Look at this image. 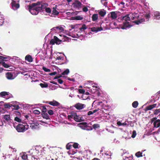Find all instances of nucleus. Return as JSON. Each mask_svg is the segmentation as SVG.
<instances>
[{
    "mask_svg": "<svg viewBox=\"0 0 160 160\" xmlns=\"http://www.w3.org/2000/svg\"><path fill=\"white\" fill-rule=\"evenodd\" d=\"M130 20H134V22L137 24L138 25L145 22V20L144 18H140L138 14H130L127 15L122 18L123 26L122 28V29H126V28L130 27L131 26L129 24L128 21Z\"/></svg>",
    "mask_w": 160,
    "mask_h": 160,
    "instance_id": "f257e3e1",
    "label": "nucleus"
},
{
    "mask_svg": "<svg viewBox=\"0 0 160 160\" xmlns=\"http://www.w3.org/2000/svg\"><path fill=\"white\" fill-rule=\"evenodd\" d=\"M28 7L29 11L32 15H37L40 11L38 8L37 4L35 3H32L31 5L29 6Z\"/></svg>",
    "mask_w": 160,
    "mask_h": 160,
    "instance_id": "f03ea898",
    "label": "nucleus"
},
{
    "mask_svg": "<svg viewBox=\"0 0 160 160\" xmlns=\"http://www.w3.org/2000/svg\"><path fill=\"white\" fill-rule=\"evenodd\" d=\"M28 128V125H23L22 124H19L16 127V129L18 132H23L27 130Z\"/></svg>",
    "mask_w": 160,
    "mask_h": 160,
    "instance_id": "7ed1b4c3",
    "label": "nucleus"
},
{
    "mask_svg": "<svg viewBox=\"0 0 160 160\" xmlns=\"http://www.w3.org/2000/svg\"><path fill=\"white\" fill-rule=\"evenodd\" d=\"M35 3L37 4L38 8V10H39V11L45 9L48 6L47 3L42 2H38Z\"/></svg>",
    "mask_w": 160,
    "mask_h": 160,
    "instance_id": "20e7f679",
    "label": "nucleus"
},
{
    "mask_svg": "<svg viewBox=\"0 0 160 160\" xmlns=\"http://www.w3.org/2000/svg\"><path fill=\"white\" fill-rule=\"evenodd\" d=\"M6 76L8 79L12 80L16 77L15 73L14 72H8L6 74Z\"/></svg>",
    "mask_w": 160,
    "mask_h": 160,
    "instance_id": "39448f33",
    "label": "nucleus"
},
{
    "mask_svg": "<svg viewBox=\"0 0 160 160\" xmlns=\"http://www.w3.org/2000/svg\"><path fill=\"white\" fill-rule=\"evenodd\" d=\"M61 41H62L56 36H54L53 38L50 41V44L53 45L56 43L57 44H59L60 43Z\"/></svg>",
    "mask_w": 160,
    "mask_h": 160,
    "instance_id": "423d86ee",
    "label": "nucleus"
},
{
    "mask_svg": "<svg viewBox=\"0 0 160 160\" xmlns=\"http://www.w3.org/2000/svg\"><path fill=\"white\" fill-rule=\"evenodd\" d=\"M51 30L52 31H55L57 33H60L63 31V29L62 27L58 26L52 28Z\"/></svg>",
    "mask_w": 160,
    "mask_h": 160,
    "instance_id": "0eeeda50",
    "label": "nucleus"
},
{
    "mask_svg": "<svg viewBox=\"0 0 160 160\" xmlns=\"http://www.w3.org/2000/svg\"><path fill=\"white\" fill-rule=\"evenodd\" d=\"M74 107L78 110H80L83 109L86 107V105L80 103H78L75 104Z\"/></svg>",
    "mask_w": 160,
    "mask_h": 160,
    "instance_id": "6e6552de",
    "label": "nucleus"
},
{
    "mask_svg": "<svg viewBox=\"0 0 160 160\" xmlns=\"http://www.w3.org/2000/svg\"><path fill=\"white\" fill-rule=\"evenodd\" d=\"M11 4L12 8L14 10H17L20 7L19 3L14 1H12Z\"/></svg>",
    "mask_w": 160,
    "mask_h": 160,
    "instance_id": "1a4fd4ad",
    "label": "nucleus"
},
{
    "mask_svg": "<svg viewBox=\"0 0 160 160\" xmlns=\"http://www.w3.org/2000/svg\"><path fill=\"white\" fill-rule=\"evenodd\" d=\"M28 156L26 153L21 154L20 156L18 158V160H28Z\"/></svg>",
    "mask_w": 160,
    "mask_h": 160,
    "instance_id": "9d476101",
    "label": "nucleus"
},
{
    "mask_svg": "<svg viewBox=\"0 0 160 160\" xmlns=\"http://www.w3.org/2000/svg\"><path fill=\"white\" fill-rule=\"evenodd\" d=\"M154 19L160 20V12L158 11L153 12Z\"/></svg>",
    "mask_w": 160,
    "mask_h": 160,
    "instance_id": "9b49d317",
    "label": "nucleus"
},
{
    "mask_svg": "<svg viewBox=\"0 0 160 160\" xmlns=\"http://www.w3.org/2000/svg\"><path fill=\"white\" fill-rule=\"evenodd\" d=\"M82 4L79 1L76 0L75 2L73 3L72 5L73 7L76 8H78L81 7Z\"/></svg>",
    "mask_w": 160,
    "mask_h": 160,
    "instance_id": "f8f14e48",
    "label": "nucleus"
},
{
    "mask_svg": "<svg viewBox=\"0 0 160 160\" xmlns=\"http://www.w3.org/2000/svg\"><path fill=\"white\" fill-rule=\"evenodd\" d=\"M2 118L6 121L8 124H9L10 122H11L12 121V120L10 118L9 115H4L2 116Z\"/></svg>",
    "mask_w": 160,
    "mask_h": 160,
    "instance_id": "ddd939ff",
    "label": "nucleus"
},
{
    "mask_svg": "<svg viewBox=\"0 0 160 160\" xmlns=\"http://www.w3.org/2000/svg\"><path fill=\"white\" fill-rule=\"evenodd\" d=\"M127 154L124 153L122 155V160H134L133 159L132 157L130 156H128Z\"/></svg>",
    "mask_w": 160,
    "mask_h": 160,
    "instance_id": "4468645a",
    "label": "nucleus"
},
{
    "mask_svg": "<svg viewBox=\"0 0 160 160\" xmlns=\"http://www.w3.org/2000/svg\"><path fill=\"white\" fill-rule=\"evenodd\" d=\"M118 13L117 12H111L110 14H109V16L111 17L112 19H115L118 17Z\"/></svg>",
    "mask_w": 160,
    "mask_h": 160,
    "instance_id": "2eb2a0df",
    "label": "nucleus"
},
{
    "mask_svg": "<svg viewBox=\"0 0 160 160\" xmlns=\"http://www.w3.org/2000/svg\"><path fill=\"white\" fill-rule=\"evenodd\" d=\"M0 96L6 99L9 98L10 96H8V92H2L0 93Z\"/></svg>",
    "mask_w": 160,
    "mask_h": 160,
    "instance_id": "dca6fc26",
    "label": "nucleus"
},
{
    "mask_svg": "<svg viewBox=\"0 0 160 160\" xmlns=\"http://www.w3.org/2000/svg\"><path fill=\"white\" fill-rule=\"evenodd\" d=\"M38 125L39 124L38 122H34L30 124V127L32 129H36L38 128Z\"/></svg>",
    "mask_w": 160,
    "mask_h": 160,
    "instance_id": "f3484780",
    "label": "nucleus"
},
{
    "mask_svg": "<svg viewBox=\"0 0 160 160\" xmlns=\"http://www.w3.org/2000/svg\"><path fill=\"white\" fill-rule=\"evenodd\" d=\"M91 30L92 32H97L98 31L102 30V28H99L97 27H93L91 28Z\"/></svg>",
    "mask_w": 160,
    "mask_h": 160,
    "instance_id": "a211bd4d",
    "label": "nucleus"
},
{
    "mask_svg": "<svg viewBox=\"0 0 160 160\" xmlns=\"http://www.w3.org/2000/svg\"><path fill=\"white\" fill-rule=\"evenodd\" d=\"M157 105V104H154L153 105H150L148 106H147L145 108V110L147 111L151 110L154 108Z\"/></svg>",
    "mask_w": 160,
    "mask_h": 160,
    "instance_id": "6ab92c4d",
    "label": "nucleus"
},
{
    "mask_svg": "<svg viewBox=\"0 0 160 160\" xmlns=\"http://www.w3.org/2000/svg\"><path fill=\"white\" fill-rule=\"evenodd\" d=\"M48 103L49 104L54 106H58L60 104L58 102L55 100H53L52 101L49 102H48Z\"/></svg>",
    "mask_w": 160,
    "mask_h": 160,
    "instance_id": "aec40b11",
    "label": "nucleus"
},
{
    "mask_svg": "<svg viewBox=\"0 0 160 160\" xmlns=\"http://www.w3.org/2000/svg\"><path fill=\"white\" fill-rule=\"evenodd\" d=\"M153 125L154 128H157L160 126V120H157L153 122Z\"/></svg>",
    "mask_w": 160,
    "mask_h": 160,
    "instance_id": "412c9836",
    "label": "nucleus"
},
{
    "mask_svg": "<svg viewBox=\"0 0 160 160\" xmlns=\"http://www.w3.org/2000/svg\"><path fill=\"white\" fill-rule=\"evenodd\" d=\"M69 72V71L68 69H67L66 70L63 71L61 74V75L58 76L57 77V78H58L61 77H62V76H64L65 75H68Z\"/></svg>",
    "mask_w": 160,
    "mask_h": 160,
    "instance_id": "4be33fe9",
    "label": "nucleus"
},
{
    "mask_svg": "<svg viewBox=\"0 0 160 160\" xmlns=\"http://www.w3.org/2000/svg\"><path fill=\"white\" fill-rule=\"evenodd\" d=\"M80 115H78L77 114H75L74 115L73 119L76 122H80Z\"/></svg>",
    "mask_w": 160,
    "mask_h": 160,
    "instance_id": "5701e85b",
    "label": "nucleus"
},
{
    "mask_svg": "<svg viewBox=\"0 0 160 160\" xmlns=\"http://www.w3.org/2000/svg\"><path fill=\"white\" fill-rule=\"evenodd\" d=\"M25 59L29 62H31L32 61V58L31 56L30 55H27L25 57Z\"/></svg>",
    "mask_w": 160,
    "mask_h": 160,
    "instance_id": "b1692460",
    "label": "nucleus"
},
{
    "mask_svg": "<svg viewBox=\"0 0 160 160\" xmlns=\"http://www.w3.org/2000/svg\"><path fill=\"white\" fill-rule=\"evenodd\" d=\"M87 123L82 122L80 124V127L82 129H86L87 127Z\"/></svg>",
    "mask_w": 160,
    "mask_h": 160,
    "instance_id": "393cba45",
    "label": "nucleus"
},
{
    "mask_svg": "<svg viewBox=\"0 0 160 160\" xmlns=\"http://www.w3.org/2000/svg\"><path fill=\"white\" fill-rule=\"evenodd\" d=\"M98 19V15L97 14H93L92 16V19L93 21H96Z\"/></svg>",
    "mask_w": 160,
    "mask_h": 160,
    "instance_id": "a878e982",
    "label": "nucleus"
},
{
    "mask_svg": "<svg viewBox=\"0 0 160 160\" xmlns=\"http://www.w3.org/2000/svg\"><path fill=\"white\" fill-rule=\"evenodd\" d=\"M99 13L101 17H104L106 14V11L104 9L101 10L99 12Z\"/></svg>",
    "mask_w": 160,
    "mask_h": 160,
    "instance_id": "bb28decb",
    "label": "nucleus"
},
{
    "mask_svg": "<svg viewBox=\"0 0 160 160\" xmlns=\"http://www.w3.org/2000/svg\"><path fill=\"white\" fill-rule=\"evenodd\" d=\"M73 20H82L83 19V18L80 16H76L72 18Z\"/></svg>",
    "mask_w": 160,
    "mask_h": 160,
    "instance_id": "cd10ccee",
    "label": "nucleus"
},
{
    "mask_svg": "<svg viewBox=\"0 0 160 160\" xmlns=\"http://www.w3.org/2000/svg\"><path fill=\"white\" fill-rule=\"evenodd\" d=\"M117 124L118 126H126L128 125L127 123L126 122H125L124 123H121L119 121L117 122Z\"/></svg>",
    "mask_w": 160,
    "mask_h": 160,
    "instance_id": "c85d7f7f",
    "label": "nucleus"
},
{
    "mask_svg": "<svg viewBox=\"0 0 160 160\" xmlns=\"http://www.w3.org/2000/svg\"><path fill=\"white\" fill-rule=\"evenodd\" d=\"M43 118L46 119L50 120V118L49 117L48 114L46 113H44L42 114Z\"/></svg>",
    "mask_w": 160,
    "mask_h": 160,
    "instance_id": "c756f323",
    "label": "nucleus"
},
{
    "mask_svg": "<svg viewBox=\"0 0 160 160\" xmlns=\"http://www.w3.org/2000/svg\"><path fill=\"white\" fill-rule=\"evenodd\" d=\"M87 28V27L85 24H83L82 25V27L79 28V29L80 31L82 32L84 31Z\"/></svg>",
    "mask_w": 160,
    "mask_h": 160,
    "instance_id": "7c9ffc66",
    "label": "nucleus"
},
{
    "mask_svg": "<svg viewBox=\"0 0 160 160\" xmlns=\"http://www.w3.org/2000/svg\"><path fill=\"white\" fill-rule=\"evenodd\" d=\"M138 102L137 101L134 102L132 103V106L134 108H136L138 105Z\"/></svg>",
    "mask_w": 160,
    "mask_h": 160,
    "instance_id": "2f4dec72",
    "label": "nucleus"
},
{
    "mask_svg": "<svg viewBox=\"0 0 160 160\" xmlns=\"http://www.w3.org/2000/svg\"><path fill=\"white\" fill-rule=\"evenodd\" d=\"M68 35L72 37V38H76V35L75 33H73L72 32H69L68 33Z\"/></svg>",
    "mask_w": 160,
    "mask_h": 160,
    "instance_id": "473e14b6",
    "label": "nucleus"
},
{
    "mask_svg": "<svg viewBox=\"0 0 160 160\" xmlns=\"http://www.w3.org/2000/svg\"><path fill=\"white\" fill-rule=\"evenodd\" d=\"M52 13L54 15H57L58 14V12L56 10L55 8H52Z\"/></svg>",
    "mask_w": 160,
    "mask_h": 160,
    "instance_id": "72a5a7b5",
    "label": "nucleus"
},
{
    "mask_svg": "<svg viewBox=\"0 0 160 160\" xmlns=\"http://www.w3.org/2000/svg\"><path fill=\"white\" fill-rule=\"evenodd\" d=\"M28 158V160H37L36 158L31 155H29Z\"/></svg>",
    "mask_w": 160,
    "mask_h": 160,
    "instance_id": "f704fd0d",
    "label": "nucleus"
},
{
    "mask_svg": "<svg viewBox=\"0 0 160 160\" xmlns=\"http://www.w3.org/2000/svg\"><path fill=\"white\" fill-rule=\"evenodd\" d=\"M73 146L75 148H78L80 146L78 143H74L73 144Z\"/></svg>",
    "mask_w": 160,
    "mask_h": 160,
    "instance_id": "c9c22d12",
    "label": "nucleus"
},
{
    "mask_svg": "<svg viewBox=\"0 0 160 160\" xmlns=\"http://www.w3.org/2000/svg\"><path fill=\"white\" fill-rule=\"evenodd\" d=\"M142 152H138L136 153L135 155L137 157H140L142 156Z\"/></svg>",
    "mask_w": 160,
    "mask_h": 160,
    "instance_id": "e433bc0d",
    "label": "nucleus"
},
{
    "mask_svg": "<svg viewBox=\"0 0 160 160\" xmlns=\"http://www.w3.org/2000/svg\"><path fill=\"white\" fill-rule=\"evenodd\" d=\"M92 127L94 129H96L99 127V125L98 124H93Z\"/></svg>",
    "mask_w": 160,
    "mask_h": 160,
    "instance_id": "4c0bfd02",
    "label": "nucleus"
},
{
    "mask_svg": "<svg viewBox=\"0 0 160 160\" xmlns=\"http://www.w3.org/2000/svg\"><path fill=\"white\" fill-rule=\"evenodd\" d=\"M14 120L18 122H21V119L18 117H16L14 118Z\"/></svg>",
    "mask_w": 160,
    "mask_h": 160,
    "instance_id": "58836bf2",
    "label": "nucleus"
},
{
    "mask_svg": "<svg viewBox=\"0 0 160 160\" xmlns=\"http://www.w3.org/2000/svg\"><path fill=\"white\" fill-rule=\"evenodd\" d=\"M105 155L107 156V158H110V157L111 156V153H109V152H106L105 153Z\"/></svg>",
    "mask_w": 160,
    "mask_h": 160,
    "instance_id": "ea45409f",
    "label": "nucleus"
},
{
    "mask_svg": "<svg viewBox=\"0 0 160 160\" xmlns=\"http://www.w3.org/2000/svg\"><path fill=\"white\" fill-rule=\"evenodd\" d=\"M42 69L46 72H50V70L49 69L45 67L42 68Z\"/></svg>",
    "mask_w": 160,
    "mask_h": 160,
    "instance_id": "a19ab883",
    "label": "nucleus"
},
{
    "mask_svg": "<svg viewBox=\"0 0 160 160\" xmlns=\"http://www.w3.org/2000/svg\"><path fill=\"white\" fill-rule=\"evenodd\" d=\"M136 134H136V131L135 130H134L132 132V135L131 136V137L132 138H134L136 137Z\"/></svg>",
    "mask_w": 160,
    "mask_h": 160,
    "instance_id": "79ce46f5",
    "label": "nucleus"
},
{
    "mask_svg": "<svg viewBox=\"0 0 160 160\" xmlns=\"http://www.w3.org/2000/svg\"><path fill=\"white\" fill-rule=\"evenodd\" d=\"M74 115H70L68 116V119L70 121H72V119L73 118Z\"/></svg>",
    "mask_w": 160,
    "mask_h": 160,
    "instance_id": "37998d69",
    "label": "nucleus"
},
{
    "mask_svg": "<svg viewBox=\"0 0 160 160\" xmlns=\"http://www.w3.org/2000/svg\"><path fill=\"white\" fill-rule=\"evenodd\" d=\"M94 103H97V104L98 105H102V102H99L98 101H97L96 102V101H94L93 102V104H94Z\"/></svg>",
    "mask_w": 160,
    "mask_h": 160,
    "instance_id": "c03bdc74",
    "label": "nucleus"
},
{
    "mask_svg": "<svg viewBox=\"0 0 160 160\" xmlns=\"http://www.w3.org/2000/svg\"><path fill=\"white\" fill-rule=\"evenodd\" d=\"M159 112H160V108L156 110L154 112V114L158 115Z\"/></svg>",
    "mask_w": 160,
    "mask_h": 160,
    "instance_id": "a18cd8bd",
    "label": "nucleus"
},
{
    "mask_svg": "<svg viewBox=\"0 0 160 160\" xmlns=\"http://www.w3.org/2000/svg\"><path fill=\"white\" fill-rule=\"evenodd\" d=\"M102 3L104 6H106L107 5V2L104 0H101V1Z\"/></svg>",
    "mask_w": 160,
    "mask_h": 160,
    "instance_id": "49530a36",
    "label": "nucleus"
},
{
    "mask_svg": "<svg viewBox=\"0 0 160 160\" xmlns=\"http://www.w3.org/2000/svg\"><path fill=\"white\" fill-rule=\"evenodd\" d=\"M42 113H46L47 111V109L45 107H43L42 108Z\"/></svg>",
    "mask_w": 160,
    "mask_h": 160,
    "instance_id": "de8ad7c7",
    "label": "nucleus"
},
{
    "mask_svg": "<svg viewBox=\"0 0 160 160\" xmlns=\"http://www.w3.org/2000/svg\"><path fill=\"white\" fill-rule=\"evenodd\" d=\"M45 10L46 12L48 13H49L51 12V10L50 8H47L45 9Z\"/></svg>",
    "mask_w": 160,
    "mask_h": 160,
    "instance_id": "09e8293b",
    "label": "nucleus"
},
{
    "mask_svg": "<svg viewBox=\"0 0 160 160\" xmlns=\"http://www.w3.org/2000/svg\"><path fill=\"white\" fill-rule=\"evenodd\" d=\"M2 65L5 68H8L9 67V65L5 63V62L3 63Z\"/></svg>",
    "mask_w": 160,
    "mask_h": 160,
    "instance_id": "8fccbe9b",
    "label": "nucleus"
},
{
    "mask_svg": "<svg viewBox=\"0 0 160 160\" xmlns=\"http://www.w3.org/2000/svg\"><path fill=\"white\" fill-rule=\"evenodd\" d=\"M4 22L3 19L1 17H0V25H2Z\"/></svg>",
    "mask_w": 160,
    "mask_h": 160,
    "instance_id": "3c124183",
    "label": "nucleus"
},
{
    "mask_svg": "<svg viewBox=\"0 0 160 160\" xmlns=\"http://www.w3.org/2000/svg\"><path fill=\"white\" fill-rule=\"evenodd\" d=\"M145 18L146 19H147V21H148L149 20V18L150 17V16L149 14H148L147 15H146L145 16Z\"/></svg>",
    "mask_w": 160,
    "mask_h": 160,
    "instance_id": "603ef678",
    "label": "nucleus"
},
{
    "mask_svg": "<svg viewBox=\"0 0 160 160\" xmlns=\"http://www.w3.org/2000/svg\"><path fill=\"white\" fill-rule=\"evenodd\" d=\"M72 147V145H71L70 144L68 143L66 145V148L68 150L70 149H71V147Z\"/></svg>",
    "mask_w": 160,
    "mask_h": 160,
    "instance_id": "864d4df0",
    "label": "nucleus"
},
{
    "mask_svg": "<svg viewBox=\"0 0 160 160\" xmlns=\"http://www.w3.org/2000/svg\"><path fill=\"white\" fill-rule=\"evenodd\" d=\"M85 117L84 116H82L80 115V122L82 121H84L85 119Z\"/></svg>",
    "mask_w": 160,
    "mask_h": 160,
    "instance_id": "5fc2aeb1",
    "label": "nucleus"
},
{
    "mask_svg": "<svg viewBox=\"0 0 160 160\" xmlns=\"http://www.w3.org/2000/svg\"><path fill=\"white\" fill-rule=\"evenodd\" d=\"M48 114L50 115H52L53 114V111L52 110H49L48 111Z\"/></svg>",
    "mask_w": 160,
    "mask_h": 160,
    "instance_id": "6e6d98bb",
    "label": "nucleus"
},
{
    "mask_svg": "<svg viewBox=\"0 0 160 160\" xmlns=\"http://www.w3.org/2000/svg\"><path fill=\"white\" fill-rule=\"evenodd\" d=\"M34 113L35 114H40V112L38 110H34L33 111Z\"/></svg>",
    "mask_w": 160,
    "mask_h": 160,
    "instance_id": "4d7b16f0",
    "label": "nucleus"
},
{
    "mask_svg": "<svg viewBox=\"0 0 160 160\" xmlns=\"http://www.w3.org/2000/svg\"><path fill=\"white\" fill-rule=\"evenodd\" d=\"M122 137L123 138H124L126 140L129 139L131 138L130 136H128L126 137L125 136V135L123 136Z\"/></svg>",
    "mask_w": 160,
    "mask_h": 160,
    "instance_id": "13d9d810",
    "label": "nucleus"
},
{
    "mask_svg": "<svg viewBox=\"0 0 160 160\" xmlns=\"http://www.w3.org/2000/svg\"><path fill=\"white\" fill-rule=\"evenodd\" d=\"M4 106L5 108H9L11 106L9 104H6L4 105Z\"/></svg>",
    "mask_w": 160,
    "mask_h": 160,
    "instance_id": "bf43d9fd",
    "label": "nucleus"
},
{
    "mask_svg": "<svg viewBox=\"0 0 160 160\" xmlns=\"http://www.w3.org/2000/svg\"><path fill=\"white\" fill-rule=\"evenodd\" d=\"M88 9L86 7H85L83 8V10L84 12H87L88 11Z\"/></svg>",
    "mask_w": 160,
    "mask_h": 160,
    "instance_id": "052dcab7",
    "label": "nucleus"
},
{
    "mask_svg": "<svg viewBox=\"0 0 160 160\" xmlns=\"http://www.w3.org/2000/svg\"><path fill=\"white\" fill-rule=\"evenodd\" d=\"M3 122L5 123H6V121H1L0 122V126H2L4 125Z\"/></svg>",
    "mask_w": 160,
    "mask_h": 160,
    "instance_id": "680f3d73",
    "label": "nucleus"
},
{
    "mask_svg": "<svg viewBox=\"0 0 160 160\" xmlns=\"http://www.w3.org/2000/svg\"><path fill=\"white\" fill-rule=\"evenodd\" d=\"M58 83L60 84H62L63 82V81L61 79H58Z\"/></svg>",
    "mask_w": 160,
    "mask_h": 160,
    "instance_id": "e2e57ef3",
    "label": "nucleus"
},
{
    "mask_svg": "<svg viewBox=\"0 0 160 160\" xmlns=\"http://www.w3.org/2000/svg\"><path fill=\"white\" fill-rule=\"evenodd\" d=\"M93 114V113H92V111H89L88 112V115H90L92 114Z\"/></svg>",
    "mask_w": 160,
    "mask_h": 160,
    "instance_id": "0e129e2a",
    "label": "nucleus"
},
{
    "mask_svg": "<svg viewBox=\"0 0 160 160\" xmlns=\"http://www.w3.org/2000/svg\"><path fill=\"white\" fill-rule=\"evenodd\" d=\"M49 160H58V158H53L51 157L49 159Z\"/></svg>",
    "mask_w": 160,
    "mask_h": 160,
    "instance_id": "69168bd1",
    "label": "nucleus"
},
{
    "mask_svg": "<svg viewBox=\"0 0 160 160\" xmlns=\"http://www.w3.org/2000/svg\"><path fill=\"white\" fill-rule=\"evenodd\" d=\"M6 58L3 56H0V59L2 60H4Z\"/></svg>",
    "mask_w": 160,
    "mask_h": 160,
    "instance_id": "338daca9",
    "label": "nucleus"
},
{
    "mask_svg": "<svg viewBox=\"0 0 160 160\" xmlns=\"http://www.w3.org/2000/svg\"><path fill=\"white\" fill-rule=\"evenodd\" d=\"M85 90L83 89L80 90L79 92L82 93H83L85 92Z\"/></svg>",
    "mask_w": 160,
    "mask_h": 160,
    "instance_id": "774afa93",
    "label": "nucleus"
}]
</instances>
